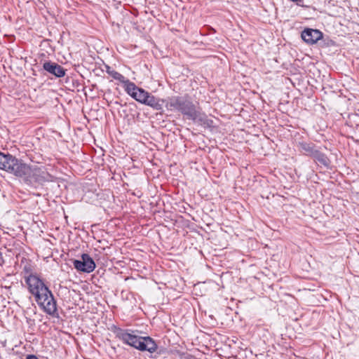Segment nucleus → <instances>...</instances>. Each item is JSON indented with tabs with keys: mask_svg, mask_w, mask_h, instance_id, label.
Instances as JSON below:
<instances>
[{
	"mask_svg": "<svg viewBox=\"0 0 359 359\" xmlns=\"http://www.w3.org/2000/svg\"><path fill=\"white\" fill-rule=\"evenodd\" d=\"M25 280L29 292L34 296L36 302L44 312L53 317L59 318L57 302L44 281L36 274L25 276Z\"/></svg>",
	"mask_w": 359,
	"mask_h": 359,
	"instance_id": "obj_1",
	"label": "nucleus"
},
{
	"mask_svg": "<svg viewBox=\"0 0 359 359\" xmlns=\"http://www.w3.org/2000/svg\"><path fill=\"white\" fill-rule=\"evenodd\" d=\"M109 330L115 337L134 348L141 351H148L154 353L158 351V345L150 337H142L137 334V331L130 329H123L112 325Z\"/></svg>",
	"mask_w": 359,
	"mask_h": 359,
	"instance_id": "obj_2",
	"label": "nucleus"
},
{
	"mask_svg": "<svg viewBox=\"0 0 359 359\" xmlns=\"http://www.w3.org/2000/svg\"><path fill=\"white\" fill-rule=\"evenodd\" d=\"M30 189H43L46 182H53L55 177L50 175L44 166H30L24 163L18 177Z\"/></svg>",
	"mask_w": 359,
	"mask_h": 359,
	"instance_id": "obj_3",
	"label": "nucleus"
},
{
	"mask_svg": "<svg viewBox=\"0 0 359 359\" xmlns=\"http://www.w3.org/2000/svg\"><path fill=\"white\" fill-rule=\"evenodd\" d=\"M165 107L170 111H177L187 118H189L196 109V106L189 99L182 96H173L168 97Z\"/></svg>",
	"mask_w": 359,
	"mask_h": 359,
	"instance_id": "obj_4",
	"label": "nucleus"
},
{
	"mask_svg": "<svg viewBox=\"0 0 359 359\" xmlns=\"http://www.w3.org/2000/svg\"><path fill=\"white\" fill-rule=\"evenodd\" d=\"M302 39L307 44H314L318 41L323 42V45L326 46H332L334 44V41L327 39V41L323 37V33L318 29L312 28H305L301 34Z\"/></svg>",
	"mask_w": 359,
	"mask_h": 359,
	"instance_id": "obj_5",
	"label": "nucleus"
},
{
	"mask_svg": "<svg viewBox=\"0 0 359 359\" xmlns=\"http://www.w3.org/2000/svg\"><path fill=\"white\" fill-rule=\"evenodd\" d=\"M1 163V170L18 177L25 163L22 160L17 158L9 153H6L4 154V158H3Z\"/></svg>",
	"mask_w": 359,
	"mask_h": 359,
	"instance_id": "obj_6",
	"label": "nucleus"
},
{
	"mask_svg": "<svg viewBox=\"0 0 359 359\" xmlns=\"http://www.w3.org/2000/svg\"><path fill=\"white\" fill-rule=\"evenodd\" d=\"M81 259H72L74 267L78 271L83 273H91L95 269V261L88 254L83 253Z\"/></svg>",
	"mask_w": 359,
	"mask_h": 359,
	"instance_id": "obj_7",
	"label": "nucleus"
},
{
	"mask_svg": "<svg viewBox=\"0 0 359 359\" xmlns=\"http://www.w3.org/2000/svg\"><path fill=\"white\" fill-rule=\"evenodd\" d=\"M124 87L125 91L131 96L137 102L144 104L145 100L148 97L149 92L144 89L137 86L133 82L130 81Z\"/></svg>",
	"mask_w": 359,
	"mask_h": 359,
	"instance_id": "obj_8",
	"label": "nucleus"
},
{
	"mask_svg": "<svg viewBox=\"0 0 359 359\" xmlns=\"http://www.w3.org/2000/svg\"><path fill=\"white\" fill-rule=\"evenodd\" d=\"M43 69L56 78L63 77L66 74V69L59 64L50 60L45 61L43 64Z\"/></svg>",
	"mask_w": 359,
	"mask_h": 359,
	"instance_id": "obj_9",
	"label": "nucleus"
},
{
	"mask_svg": "<svg viewBox=\"0 0 359 359\" xmlns=\"http://www.w3.org/2000/svg\"><path fill=\"white\" fill-rule=\"evenodd\" d=\"M189 119L205 128H212L215 127L213 120L208 118L205 113L199 111L196 109Z\"/></svg>",
	"mask_w": 359,
	"mask_h": 359,
	"instance_id": "obj_10",
	"label": "nucleus"
},
{
	"mask_svg": "<svg viewBox=\"0 0 359 359\" xmlns=\"http://www.w3.org/2000/svg\"><path fill=\"white\" fill-rule=\"evenodd\" d=\"M167 100H163L149 93L148 97L145 100L144 105L151 107L156 111H163V107L164 103L166 104Z\"/></svg>",
	"mask_w": 359,
	"mask_h": 359,
	"instance_id": "obj_11",
	"label": "nucleus"
},
{
	"mask_svg": "<svg viewBox=\"0 0 359 359\" xmlns=\"http://www.w3.org/2000/svg\"><path fill=\"white\" fill-rule=\"evenodd\" d=\"M297 147L299 151L306 156H309L311 158L313 156L316 151L318 149V147L313 142H299L297 143Z\"/></svg>",
	"mask_w": 359,
	"mask_h": 359,
	"instance_id": "obj_12",
	"label": "nucleus"
},
{
	"mask_svg": "<svg viewBox=\"0 0 359 359\" xmlns=\"http://www.w3.org/2000/svg\"><path fill=\"white\" fill-rule=\"evenodd\" d=\"M311 158L315 161L319 163L320 164L323 165L326 168H328L331 163L327 156L325 154L323 153L321 151H320L319 149H318L316 151V152L314 153L313 156Z\"/></svg>",
	"mask_w": 359,
	"mask_h": 359,
	"instance_id": "obj_13",
	"label": "nucleus"
},
{
	"mask_svg": "<svg viewBox=\"0 0 359 359\" xmlns=\"http://www.w3.org/2000/svg\"><path fill=\"white\" fill-rule=\"evenodd\" d=\"M106 72L111 76L114 79L124 84V86L130 81L129 79H126L121 74L111 69V67L105 65Z\"/></svg>",
	"mask_w": 359,
	"mask_h": 359,
	"instance_id": "obj_14",
	"label": "nucleus"
},
{
	"mask_svg": "<svg viewBox=\"0 0 359 359\" xmlns=\"http://www.w3.org/2000/svg\"><path fill=\"white\" fill-rule=\"evenodd\" d=\"M23 271L27 274V276L29 274H34L32 273V265L30 264H27L24 266Z\"/></svg>",
	"mask_w": 359,
	"mask_h": 359,
	"instance_id": "obj_15",
	"label": "nucleus"
},
{
	"mask_svg": "<svg viewBox=\"0 0 359 359\" xmlns=\"http://www.w3.org/2000/svg\"><path fill=\"white\" fill-rule=\"evenodd\" d=\"M26 321H27V324L29 325H32L34 324V320L32 319L31 318L26 317Z\"/></svg>",
	"mask_w": 359,
	"mask_h": 359,
	"instance_id": "obj_16",
	"label": "nucleus"
},
{
	"mask_svg": "<svg viewBox=\"0 0 359 359\" xmlns=\"http://www.w3.org/2000/svg\"><path fill=\"white\" fill-rule=\"evenodd\" d=\"M26 359H39V358L34 354L27 355Z\"/></svg>",
	"mask_w": 359,
	"mask_h": 359,
	"instance_id": "obj_17",
	"label": "nucleus"
},
{
	"mask_svg": "<svg viewBox=\"0 0 359 359\" xmlns=\"http://www.w3.org/2000/svg\"><path fill=\"white\" fill-rule=\"evenodd\" d=\"M157 353H158V354H161V351H158V352H157Z\"/></svg>",
	"mask_w": 359,
	"mask_h": 359,
	"instance_id": "obj_18",
	"label": "nucleus"
},
{
	"mask_svg": "<svg viewBox=\"0 0 359 359\" xmlns=\"http://www.w3.org/2000/svg\"><path fill=\"white\" fill-rule=\"evenodd\" d=\"M46 359H48L47 358H46Z\"/></svg>",
	"mask_w": 359,
	"mask_h": 359,
	"instance_id": "obj_19",
	"label": "nucleus"
}]
</instances>
